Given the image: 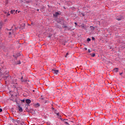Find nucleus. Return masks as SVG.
I'll return each mask as SVG.
<instances>
[{"mask_svg": "<svg viewBox=\"0 0 125 125\" xmlns=\"http://www.w3.org/2000/svg\"><path fill=\"white\" fill-rule=\"evenodd\" d=\"M84 49H85V50H87V48H84Z\"/></svg>", "mask_w": 125, "mask_h": 125, "instance_id": "cd10ccee", "label": "nucleus"}, {"mask_svg": "<svg viewBox=\"0 0 125 125\" xmlns=\"http://www.w3.org/2000/svg\"><path fill=\"white\" fill-rule=\"evenodd\" d=\"M10 15V14H9V12L7 14L6 16H9Z\"/></svg>", "mask_w": 125, "mask_h": 125, "instance_id": "2eb2a0df", "label": "nucleus"}, {"mask_svg": "<svg viewBox=\"0 0 125 125\" xmlns=\"http://www.w3.org/2000/svg\"><path fill=\"white\" fill-rule=\"evenodd\" d=\"M80 27H81L82 29H84V30H85L86 28V26H85V25H84L83 24H82L81 26H80Z\"/></svg>", "mask_w": 125, "mask_h": 125, "instance_id": "7ed1b4c3", "label": "nucleus"}, {"mask_svg": "<svg viewBox=\"0 0 125 125\" xmlns=\"http://www.w3.org/2000/svg\"><path fill=\"white\" fill-rule=\"evenodd\" d=\"M9 35H11V32H9Z\"/></svg>", "mask_w": 125, "mask_h": 125, "instance_id": "a878e982", "label": "nucleus"}, {"mask_svg": "<svg viewBox=\"0 0 125 125\" xmlns=\"http://www.w3.org/2000/svg\"><path fill=\"white\" fill-rule=\"evenodd\" d=\"M92 40L93 41V40H95V38H94V37H92Z\"/></svg>", "mask_w": 125, "mask_h": 125, "instance_id": "4be33fe9", "label": "nucleus"}, {"mask_svg": "<svg viewBox=\"0 0 125 125\" xmlns=\"http://www.w3.org/2000/svg\"><path fill=\"white\" fill-rule=\"evenodd\" d=\"M15 82H13V83H14V84H16V83H16V80H15Z\"/></svg>", "mask_w": 125, "mask_h": 125, "instance_id": "412c9836", "label": "nucleus"}, {"mask_svg": "<svg viewBox=\"0 0 125 125\" xmlns=\"http://www.w3.org/2000/svg\"><path fill=\"white\" fill-rule=\"evenodd\" d=\"M25 102H26V103H27V104H30V103H31V100H30V99H26L25 100Z\"/></svg>", "mask_w": 125, "mask_h": 125, "instance_id": "39448f33", "label": "nucleus"}, {"mask_svg": "<svg viewBox=\"0 0 125 125\" xmlns=\"http://www.w3.org/2000/svg\"><path fill=\"white\" fill-rule=\"evenodd\" d=\"M38 107L40 106V104H37Z\"/></svg>", "mask_w": 125, "mask_h": 125, "instance_id": "b1692460", "label": "nucleus"}, {"mask_svg": "<svg viewBox=\"0 0 125 125\" xmlns=\"http://www.w3.org/2000/svg\"><path fill=\"white\" fill-rule=\"evenodd\" d=\"M21 101H22V102H25V100H23Z\"/></svg>", "mask_w": 125, "mask_h": 125, "instance_id": "393cba45", "label": "nucleus"}, {"mask_svg": "<svg viewBox=\"0 0 125 125\" xmlns=\"http://www.w3.org/2000/svg\"><path fill=\"white\" fill-rule=\"evenodd\" d=\"M1 112H2V109L0 108V113H1Z\"/></svg>", "mask_w": 125, "mask_h": 125, "instance_id": "aec40b11", "label": "nucleus"}, {"mask_svg": "<svg viewBox=\"0 0 125 125\" xmlns=\"http://www.w3.org/2000/svg\"><path fill=\"white\" fill-rule=\"evenodd\" d=\"M91 56L92 57H95V53L91 54Z\"/></svg>", "mask_w": 125, "mask_h": 125, "instance_id": "9d476101", "label": "nucleus"}, {"mask_svg": "<svg viewBox=\"0 0 125 125\" xmlns=\"http://www.w3.org/2000/svg\"><path fill=\"white\" fill-rule=\"evenodd\" d=\"M66 121L65 119H63V121L64 122V124H65V125H70V124H69V123H68V122H66V121Z\"/></svg>", "mask_w": 125, "mask_h": 125, "instance_id": "0eeeda50", "label": "nucleus"}, {"mask_svg": "<svg viewBox=\"0 0 125 125\" xmlns=\"http://www.w3.org/2000/svg\"><path fill=\"white\" fill-rule=\"evenodd\" d=\"M74 24H75V25L76 26H77V25H78V23H77V22H75Z\"/></svg>", "mask_w": 125, "mask_h": 125, "instance_id": "5701e85b", "label": "nucleus"}, {"mask_svg": "<svg viewBox=\"0 0 125 125\" xmlns=\"http://www.w3.org/2000/svg\"><path fill=\"white\" fill-rule=\"evenodd\" d=\"M39 9H38V10H37V11H39Z\"/></svg>", "mask_w": 125, "mask_h": 125, "instance_id": "c85d7f7f", "label": "nucleus"}, {"mask_svg": "<svg viewBox=\"0 0 125 125\" xmlns=\"http://www.w3.org/2000/svg\"><path fill=\"white\" fill-rule=\"evenodd\" d=\"M19 111L20 112H23V109H22V107L20 105L19 106Z\"/></svg>", "mask_w": 125, "mask_h": 125, "instance_id": "423d86ee", "label": "nucleus"}, {"mask_svg": "<svg viewBox=\"0 0 125 125\" xmlns=\"http://www.w3.org/2000/svg\"><path fill=\"white\" fill-rule=\"evenodd\" d=\"M87 41V42H90L91 39L90 38H88Z\"/></svg>", "mask_w": 125, "mask_h": 125, "instance_id": "dca6fc26", "label": "nucleus"}, {"mask_svg": "<svg viewBox=\"0 0 125 125\" xmlns=\"http://www.w3.org/2000/svg\"><path fill=\"white\" fill-rule=\"evenodd\" d=\"M59 14H60L59 13V12H56L53 15H54V16L55 17H57L58 16V15H59Z\"/></svg>", "mask_w": 125, "mask_h": 125, "instance_id": "20e7f679", "label": "nucleus"}, {"mask_svg": "<svg viewBox=\"0 0 125 125\" xmlns=\"http://www.w3.org/2000/svg\"><path fill=\"white\" fill-rule=\"evenodd\" d=\"M18 64H21V62L20 61H19V62H18Z\"/></svg>", "mask_w": 125, "mask_h": 125, "instance_id": "6ab92c4d", "label": "nucleus"}, {"mask_svg": "<svg viewBox=\"0 0 125 125\" xmlns=\"http://www.w3.org/2000/svg\"><path fill=\"white\" fill-rule=\"evenodd\" d=\"M120 76H122L123 75V73H120Z\"/></svg>", "mask_w": 125, "mask_h": 125, "instance_id": "bb28decb", "label": "nucleus"}, {"mask_svg": "<svg viewBox=\"0 0 125 125\" xmlns=\"http://www.w3.org/2000/svg\"><path fill=\"white\" fill-rule=\"evenodd\" d=\"M88 52H89V53H90V52H91L90 49H88Z\"/></svg>", "mask_w": 125, "mask_h": 125, "instance_id": "a211bd4d", "label": "nucleus"}, {"mask_svg": "<svg viewBox=\"0 0 125 125\" xmlns=\"http://www.w3.org/2000/svg\"><path fill=\"white\" fill-rule=\"evenodd\" d=\"M67 55H69V53H67L66 54V55L65 56V57L67 58Z\"/></svg>", "mask_w": 125, "mask_h": 125, "instance_id": "f3484780", "label": "nucleus"}, {"mask_svg": "<svg viewBox=\"0 0 125 125\" xmlns=\"http://www.w3.org/2000/svg\"><path fill=\"white\" fill-rule=\"evenodd\" d=\"M57 116H58V117H61V116L60 115V114H59V113H57Z\"/></svg>", "mask_w": 125, "mask_h": 125, "instance_id": "4468645a", "label": "nucleus"}, {"mask_svg": "<svg viewBox=\"0 0 125 125\" xmlns=\"http://www.w3.org/2000/svg\"><path fill=\"white\" fill-rule=\"evenodd\" d=\"M2 28V23H0V29H1Z\"/></svg>", "mask_w": 125, "mask_h": 125, "instance_id": "f8f14e48", "label": "nucleus"}, {"mask_svg": "<svg viewBox=\"0 0 125 125\" xmlns=\"http://www.w3.org/2000/svg\"><path fill=\"white\" fill-rule=\"evenodd\" d=\"M24 26H25V24H24Z\"/></svg>", "mask_w": 125, "mask_h": 125, "instance_id": "2f4dec72", "label": "nucleus"}, {"mask_svg": "<svg viewBox=\"0 0 125 125\" xmlns=\"http://www.w3.org/2000/svg\"><path fill=\"white\" fill-rule=\"evenodd\" d=\"M21 82L24 83V82H26V81L23 80V76L21 77Z\"/></svg>", "mask_w": 125, "mask_h": 125, "instance_id": "9b49d317", "label": "nucleus"}, {"mask_svg": "<svg viewBox=\"0 0 125 125\" xmlns=\"http://www.w3.org/2000/svg\"><path fill=\"white\" fill-rule=\"evenodd\" d=\"M124 18L123 17V16H121L120 18L117 17V20H118V21H121V20H122V19H123Z\"/></svg>", "mask_w": 125, "mask_h": 125, "instance_id": "f03ea898", "label": "nucleus"}, {"mask_svg": "<svg viewBox=\"0 0 125 125\" xmlns=\"http://www.w3.org/2000/svg\"><path fill=\"white\" fill-rule=\"evenodd\" d=\"M90 28L91 30H92V31L94 30V29H95V28L92 26H90Z\"/></svg>", "mask_w": 125, "mask_h": 125, "instance_id": "6e6552de", "label": "nucleus"}, {"mask_svg": "<svg viewBox=\"0 0 125 125\" xmlns=\"http://www.w3.org/2000/svg\"><path fill=\"white\" fill-rule=\"evenodd\" d=\"M52 73H53V74H54L55 75H57V74H58V73H59V70H56V69H52Z\"/></svg>", "mask_w": 125, "mask_h": 125, "instance_id": "f257e3e1", "label": "nucleus"}, {"mask_svg": "<svg viewBox=\"0 0 125 125\" xmlns=\"http://www.w3.org/2000/svg\"><path fill=\"white\" fill-rule=\"evenodd\" d=\"M14 11H15V10H11V14H13V13H14Z\"/></svg>", "mask_w": 125, "mask_h": 125, "instance_id": "ddd939ff", "label": "nucleus"}, {"mask_svg": "<svg viewBox=\"0 0 125 125\" xmlns=\"http://www.w3.org/2000/svg\"><path fill=\"white\" fill-rule=\"evenodd\" d=\"M114 72H118V71H119V69L118 68H114Z\"/></svg>", "mask_w": 125, "mask_h": 125, "instance_id": "1a4fd4ad", "label": "nucleus"}, {"mask_svg": "<svg viewBox=\"0 0 125 125\" xmlns=\"http://www.w3.org/2000/svg\"><path fill=\"white\" fill-rule=\"evenodd\" d=\"M16 12H17V10H16Z\"/></svg>", "mask_w": 125, "mask_h": 125, "instance_id": "c756f323", "label": "nucleus"}, {"mask_svg": "<svg viewBox=\"0 0 125 125\" xmlns=\"http://www.w3.org/2000/svg\"><path fill=\"white\" fill-rule=\"evenodd\" d=\"M22 124H24V122H22Z\"/></svg>", "mask_w": 125, "mask_h": 125, "instance_id": "7c9ffc66", "label": "nucleus"}]
</instances>
